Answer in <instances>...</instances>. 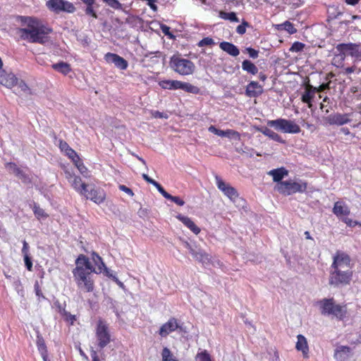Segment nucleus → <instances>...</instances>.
I'll use <instances>...</instances> for the list:
<instances>
[{"instance_id": "6e6d98bb", "label": "nucleus", "mask_w": 361, "mask_h": 361, "mask_svg": "<svg viewBox=\"0 0 361 361\" xmlns=\"http://www.w3.org/2000/svg\"><path fill=\"white\" fill-rule=\"evenodd\" d=\"M119 189L121 191H123L124 192H126V194L130 195V197H133L134 195V193H133V190L130 188H128L127 186H126L124 185H119Z\"/></svg>"}, {"instance_id": "603ef678", "label": "nucleus", "mask_w": 361, "mask_h": 361, "mask_svg": "<svg viewBox=\"0 0 361 361\" xmlns=\"http://www.w3.org/2000/svg\"><path fill=\"white\" fill-rule=\"evenodd\" d=\"M343 221L348 226H350V227H354L356 225H359L361 226V223H359L358 221H353L352 219H349V218H344L343 219Z\"/></svg>"}, {"instance_id": "774afa93", "label": "nucleus", "mask_w": 361, "mask_h": 361, "mask_svg": "<svg viewBox=\"0 0 361 361\" xmlns=\"http://www.w3.org/2000/svg\"><path fill=\"white\" fill-rule=\"evenodd\" d=\"M91 357L92 359V361H99V356H98L97 352L94 350H92V351H91Z\"/></svg>"}, {"instance_id": "8fccbe9b", "label": "nucleus", "mask_w": 361, "mask_h": 361, "mask_svg": "<svg viewBox=\"0 0 361 361\" xmlns=\"http://www.w3.org/2000/svg\"><path fill=\"white\" fill-rule=\"evenodd\" d=\"M85 12L87 15L92 16L94 18H97V15L94 10L93 5L87 6Z\"/></svg>"}, {"instance_id": "b1692460", "label": "nucleus", "mask_w": 361, "mask_h": 361, "mask_svg": "<svg viewBox=\"0 0 361 361\" xmlns=\"http://www.w3.org/2000/svg\"><path fill=\"white\" fill-rule=\"evenodd\" d=\"M177 219L180 220L186 227H188L195 234H198L200 232V228L195 225L192 220L182 214H178Z\"/></svg>"}, {"instance_id": "39448f33", "label": "nucleus", "mask_w": 361, "mask_h": 361, "mask_svg": "<svg viewBox=\"0 0 361 361\" xmlns=\"http://www.w3.org/2000/svg\"><path fill=\"white\" fill-rule=\"evenodd\" d=\"M352 277L353 271L350 269L344 270L330 267L329 283L331 286L338 287L348 285L352 280Z\"/></svg>"}, {"instance_id": "a878e982", "label": "nucleus", "mask_w": 361, "mask_h": 361, "mask_svg": "<svg viewBox=\"0 0 361 361\" xmlns=\"http://www.w3.org/2000/svg\"><path fill=\"white\" fill-rule=\"evenodd\" d=\"M219 47L232 56H237L240 54L238 48L231 42H222L219 44Z\"/></svg>"}, {"instance_id": "aec40b11", "label": "nucleus", "mask_w": 361, "mask_h": 361, "mask_svg": "<svg viewBox=\"0 0 361 361\" xmlns=\"http://www.w3.org/2000/svg\"><path fill=\"white\" fill-rule=\"evenodd\" d=\"M263 92V87L257 82L251 81L247 86L245 94L249 97H257Z\"/></svg>"}, {"instance_id": "4d7b16f0", "label": "nucleus", "mask_w": 361, "mask_h": 361, "mask_svg": "<svg viewBox=\"0 0 361 361\" xmlns=\"http://www.w3.org/2000/svg\"><path fill=\"white\" fill-rule=\"evenodd\" d=\"M161 30L162 31V32L165 35H167V36H169L170 38H173V35L170 32V27H168L167 25H161Z\"/></svg>"}, {"instance_id": "6ab92c4d", "label": "nucleus", "mask_w": 361, "mask_h": 361, "mask_svg": "<svg viewBox=\"0 0 361 361\" xmlns=\"http://www.w3.org/2000/svg\"><path fill=\"white\" fill-rule=\"evenodd\" d=\"M179 328H180V326H179L177 319L173 317L161 326L159 334L161 337H166L170 333Z\"/></svg>"}, {"instance_id": "f03ea898", "label": "nucleus", "mask_w": 361, "mask_h": 361, "mask_svg": "<svg viewBox=\"0 0 361 361\" xmlns=\"http://www.w3.org/2000/svg\"><path fill=\"white\" fill-rule=\"evenodd\" d=\"M75 268L73 270L74 280L78 288L85 292H92L94 280L92 273H97L90 259L83 255H80L75 260Z\"/></svg>"}, {"instance_id": "e2e57ef3", "label": "nucleus", "mask_w": 361, "mask_h": 361, "mask_svg": "<svg viewBox=\"0 0 361 361\" xmlns=\"http://www.w3.org/2000/svg\"><path fill=\"white\" fill-rule=\"evenodd\" d=\"M23 246L22 248V253L24 255H28L29 246L25 240L23 242Z\"/></svg>"}, {"instance_id": "680f3d73", "label": "nucleus", "mask_w": 361, "mask_h": 361, "mask_svg": "<svg viewBox=\"0 0 361 361\" xmlns=\"http://www.w3.org/2000/svg\"><path fill=\"white\" fill-rule=\"evenodd\" d=\"M59 146L61 150L64 152H66L70 148L69 145L63 140L59 141Z\"/></svg>"}, {"instance_id": "13d9d810", "label": "nucleus", "mask_w": 361, "mask_h": 361, "mask_svg": "<svg viewBox=\"0 0 361 361\" xmlns=\"http://www.w3.org/2000/svg\"><path fill=\"white\" fill-rule=\"evenodd\" d=\"M152 115L154 118H167L168 116L166 114H164L163 112H160L158 111H154L152 112Z\"/></svg>"}, {"instance_id": "4be33fe9", "label": "nucleus", "mask_w": 361, "mask_h": 361, "mask_svg": "<svg viewBox=\"0 0 361 361\" xmlns=\"http://www.w3.org/2000/svg\"><path fill=\"white\" fill-rule=\"evenodd\" d=\"M295 348L298 351L302 352L303 357L307 358L309 357V347L307 339L304 336L301 334L297 336Z\"/></svg>"}, {"instance_id": "c756f323", "label": "nucleus", "mask_w": 361, "mask_h": 361, "mask_svg": "<svg viewBox=\"0 0 361 361\" xmlns=\"http://www.w3.org/2000/svg\"><path fill=\"white\" fill-rule=\"evenodd\" d=\"M51 67L55 71H56L63 75H67L71 71L70 65L68 63H66L63 61L54 63L51 66Z\"/></svg>"}, {"instance_id": "412c9836", "label": "nucleus", "mask_w": 361, "mask_h": 361, "mask_svg": "<svg viewBox=\"0 0 361 361\" xmlns=\"http://www.w3.org/2000/svg\"><path fill=\"white\" fill-rule=\"evenodd\" d=\"M351 355V349L348 346L340 345L334 353V357L337 361H348Z\"/></svg>"}, {"instance_id": "58836bf2", "label": "nucleus", "mask_w": 361, "mask_h": 361, "mask_svg": "<svg viewBox=\"0 0 361 361\" xmlns=\"http://www.w3.org/2000/svg\"><path fill=\"white\" fill-rule=\"evenodd\" d=\"M33 212L35 215V216L38 219H42L46 218L47 216V214L45 213L44 210L39 207L37 204H35L33 207Z\"/></svg>"}, {"instance_id": "a19ab883", "label": "nucleus", "mask_w": 361, "mask_h": 361, "mask_svg": "<svg viewBox=\"0 0 361 361\" xmlns=\"http://www.w3.org/2000/svg\"><path fill=\"white\" fill-rule=\"evenodd\" d=\"M216 43L212 38L207 37H204L202 40H200L197 43V46L200 47H202L204 46H212V45H214Z\"/></svg>"}, {"instance_id": "f704fd0d", "label": "nucleus", "mask_w": 361, "mask_h": 361, "mask_svg": "<svg viewBox=\"0 0 361 361\" xmlns=\"http://www.w3.org/2000/svg\"><path fill=\"white\" fill-rule=\"evenodd\" d=\"M219 16L222 19L228 20L231 22L238 23L240 21L239 18L237 17L235 13H234V12L228 13V12L221 11L219 13Z\"/></svg>"}, {"instance_id": "5701e85b", "label": "nucleus", "mask_w": 361, "mask_h": 361, "mask_svg": "<svg viewBox=\"0 0 361 361\" xmlns=\"http://www.w3.org/2000/svg\"><path fill=\"white\" fill-rule=\"evenodd\" d=\"M315 93L316 87L310 84H307L305 86V90L302 94L301 100L302 102L307 104L309 108H311L312 106V100L313 99Z\"/></svg>"}, {"instance_id": "dca6fc26", "label": "nucleus", "mask_w": 361, "mask_h": 361, "mask_svg": "<svg viewBox=\"0 0 361 361\" xmlns=\"http://www.w3.org/2000/svg\"><path fill=\"white\" fill-rule=\"evenodd\" d=\"M17 78L16 75L11 72H6L3 69V61L0 58V84L11 88L16 83Z\"/></svg>"}, {"instance_id": "a18cd8bd", "label": "nucleus", "mask_w": 361, "mask_h": 361, "mask_svg": "<svg viewBox=\"0 0 361 361\" xmlns=\"http://www.w3.org/2000/svg\"><path fill=\"white\" fill-rule=\"evenodd\" d=\"M197 358L199 361H211L210 355L206 350L198 353L197 355Z\"/></svg>"}, {"instance_id": "9d476101", "label": "nucleus", "mask_w": 361, "mask_h": 361, "mask_svg": "<svg viewBox=\"0 0 361 361\" xmlns=\"http://www.w3.org/2000/svg\"><path fill=\"white\" fill-rule=\"evenodd\" d=\"M322 313L323 314H333L341 317L343 314V307L334 303V299H323L319 301Z\"/></svg>"}, {"instance_id": "5fc2aeb1", "label": "nucleus", "mask_w": 361, "mask_h": 361, "mask_svg": "<svg viewBox=\"0 0 361 361\" xmlns=\"http://www.w3.org/2000/svg\"><path fill=\"white\" fill-rule=\"evenodd\" d=\"M37 345H38L39 350L41 352V353L42 354V353H43L44 355H46V346L44 343V341L42 338L38 339Z\"/></svg>"}, {"instance_id": "864d4df0", "label": "nucleus", "mask_w": 361, "mask_h": 361, "mask_svg": "<svg viewBox=\"0 0 361 361\" xmlns=\"http://www.w3.org/2000/svg\"><path fill=\"white\" fill-rule=\"evenodd\" d=\"M23 257H24L25 264L27 270L32 271V262L31 261L30 257H29V255H24Z\"/></svg>"}, {"instance_id": "f257e3e1", "label": "nucleus", "mask_w": 361, "mask_h": 361, "mask_svg": "<svg viewBox=\"0 0 361 361\" xmlns=\"http://www.w3.org/2000/svg\"><path fill=\"white\" fill-rule=\"evenodd\" d=\"M20 21L25 27L19 28L18 34L22 39L30 43L45 44L48 42L47 35L51 31L44 27L39 21L32 17L20 16Z\"/></svg>"}, {"instance_id": "09e8293b", "label": "nucleus", "mask_w": 361, "mask_h": 361, "mask_svg": "<svg viewBox=\"0 0 361 361\" xmlns=\"http://www.w3.org/2000/svg\"><path fill=\"white\" fill-rule=\"evenodd\" d=\"M249 25L248 23L243 21L242 24L239 25L236 28V32L240 35H243L246 32V27Z\"/></svg>"}, {"instance_id": "2f4dec72", "label": "nucleus", "mask_w": 361, "mask_h": 361, "mask_svg": "<svg viewBox=\"0 0 361 361\" xmlns=\"http://www.w3.org/2000/svg\"><path fill=\"white\" fill-rule=\"evenodd\" d=\"M179 90H183L186 92L192 94H197L200 92V89L197 87L189 82H184L181 81L180 82Z\"/></svg>"}, {"instance_id": "cd10ccee", "label": "nucleus", "mask_w": 361, "mask_h": 361, "mask_svg": "<svg viewBox=\"0 0 361 361\" xmlns=\"http://www.w3.org/2000/svg\"><path fill=\"white\" fill-rule=\"evenodd\" d=\"M257 130L274 141L281 143L284 142V141L282 140V138L279 134H277L276 133L271 130L267 127L258 128Z\"/></svg>"}, {"instance_id": "49530a36", "label": "nucleus", "mask_w": 361, "mask_h": 361, "mask_svg": "<svg viewBox=\"0 0 361 361\" xmlns=\"http://www.w3.org/2000/svg\"><path fill=\"white\" fill-rule=\"evenodd\" d=\"M152 185H153L166 199L169 196V193H168L158 182L154 180Z\"/></svg>"}, {"instance_id": "37998d69", "label": "nucleus", "mask_w": 361, "mask_h": 361, "mask_svg": "<svg viewBox=\"0 0 361 361\" xmlns=\"http://www.w3.org/2000/svg\"><path fill=\"white\" fill-rule=\"evenodd\" d=\"M16 85L18 86V90H18L19 92H22L24 93H27L29 92V88H28L27 85L23 80L19 81L18 79L17 78V82L13 87H14Z\"/></svg>"}, {"instance_id": "de8ad7c7", "label": "nucleus", "mask_w": 361, "mask_h": 361, "mask_svg": "<svg viewBox=\"0 0 361 361\" xmlns=\"http://www.w3.org/2000/svg\"><path fill=\"white\" fill-rule=\"evenodd\" d=\"M166 199L171 200L172 202H173L174 203H176V204H178L179 206H183L185 204V202L183 200H181L179 197L172 196L170 194H169V196H168Z\"/></svg>"}, {"instance_id": "0eeeda50", "label": "nucleus", "mask_w": 361, "mask_h": 361, "mask_svg": "<svg viewBox=\"0 0 361 361\" xmlns=\"http://www.w3.org/2000/svg\"><path fill=\"white\" fill-rule=\"evenodd\" d=\"M336 49L339 51L340 59L343 61L345 56H350L354 58L355 61H361V49L360 44L349 43V44H339L336 46Z\"/></svg>"}, {"instance_id": "20e7f679", "label": "nucleus", "mask_w": 361, "mask_h": 361, "mask_svg": "<svg viewBox=\"0 0 361 361\" xmlns=\"http://www.w3.org/2000/svg\"><path fill=\"white\" fill-rule=\"evenodd\" d=\"M169 64L173 71L181 75H192L195 71V65L192 61L179 56H171Z\"/></svg>"}, {"instance_id": "69168bd1", "label": "nucleus", "mask_w": 361, "mask_h": 361, "mask_svg": "<svg viewBox=\"0 0 361 361\" xmlns=\"http://www.w3.org/2000/svg\"><path fill=\"white\" fill-rule=\"evenodd\" d=\"M208 130L210 132V133H212L215 135H217L219 136V133H220V131L221 130H219L217 129L215 126H210L208 128Z\"/></svg>"}, {"instance_id": "3c124183", "label": "nucleus", "mask_w": 361, "mask_h": 361, "mask_svg": "<svg viewBox=\"0 0 361 361\" xmlns=\"http://www.w3.org/2000/svg\"><path fill=\"white\" fill-rule=\"evenodd\" d=\"M305 45L301 43V42H295L291 48H290V51H300L301 50H302V49L304 48Z\"/></svg>"}, {"instance_id": "ddd939ff", "label": "nucleus", "mask_w": 361, "mask_h": 361, "mask_svg": "<svg viewBox=\"0 0 361 361\" xmlns=\"http://www.w3.org/2000/svg\"><path fill=\"white\" fill-rule=\"evenodd\" d=\"M215 180L217 188L231 200L235 201V199L238 197L237 190L230 184L224 182L218 176H215Z\"/></svg>"}, {"instance_id": "423d86ee", "label": "nucleus", "mask_w": 361, "mask_h": 361, "mask_svg": "<svg viewBox=\"0 0 361 361\" xmlns=\"http://www.w3.org/2000/svg\"><path fill=\"white\" fill-rule=\"evenodd\" d=\"M267 125L285 133L295 134L300 132V126L294 121L285 118L268 121Z\"/></svg>"}, {"instance_id": "338daca9", "label": "nucleus", "mask_w": 361, "mask_h": 361, "mask_svg": "<svg viewBox=\"0 0 361 361\" xmlns=\"http://www.w3.org/2000/svg\"><path fill=\"white\" fill-rule=\"evenodd\" d=\"M35 293H36L37 296H38L39 298L40 296H42L41 290L39 288V284H38L37 282H36L35 284Z\"/></svg>"}, {"instance_id": "4c0bfd02", "label": "nucleus", "mask_w": 361, "mask_h": 361, "mask_svg": "<svg viewBox=\"0 0 361 361\" xmlns=\"http://www.w3.org/2000/svg\"><path fill=\"white\" fill-rule=\"evenodd\" d=\"M75 166L78 168L80 173L85 178L90 177V172L87 168L83 164L80 160H78L75 163H74Z\"/></svg>"}, {"instance_id": "bf43d9fd", "label": "nucleus", "mask_w": 361, "mask_h": 361, "mask_svg": "<svg viewBox=\"0 0 361 361\" xmlns=\"http://www.w3.org/2000/svg\"><path fill=\"white\" fill-rule=\"evenodd\" d=\"M20 173H19V176H16L18 178L21 179L24 183H30V182L29 177H27L26 176V174L21 169H20Z\"/></svg>"}, {"instance_id": "f8f14e48", "label": "nucleus", "mask_w": 361, "mask_h": 361, "mask_svg": "<svg viewBox=\"0 0 361 361\" xmlns=\"http://www.w3.org/2000/svg\"><path fill=\"white\" fill-rule=\"evenodd\" d=\"M183 245L189 250L190 253L196 260L202 264L207 265L212 262L209 255L202 250L192 246L187 241L183 242Z\"/></svg>"}, {"instance_id": "7ed1b4c3", "label": "nucleus", "mask_w": 361, "mask_h": 361, "mask_svg": "<svg viewBox=\"0 0 361 361\" xmlns=\"http://www.w3.org/2000/svg\"><path fill=\"white\" fill-rule=\"evenodd\" d=\"M274 189L280 194L286 196L299 192L303 193L307 190V183L302 180H288L279 182L275 185Z\"/></svg>"}, {"instance_id": "bb28decb", "label": "nucleus", "mask_w": 361, "mask_h": 361, "mask_svg": "<svg viewBox=\"0 0 361 361\" xmlns=\"http://www.w3.org/2000/svg\"><path fill=\"white\" fill-rule=\"evenodd\" d=\"M333 212L338 217L347 216L350 214L348 207L342 202H337L334 204Z\"/></svg>"}, {"instance_id": "c9c22d12", "label": "nucleus", "mask_w": 361, "mask_h": 361, "mask_svg": "<svg viewBox=\"0 0 361 361\" xmlns=\"http://www.w3.org/2000/svg\"><path fill=\"white\" fill-rule=\"evenodd\" d=\"M92 260L94 261L95 265L97 267V269H96L97 273L102 272L103 268L105 267V264L103 262L102 258L97 254L93 252Z\"/></svg>"}, {"instance_id": "7c9ffc66", "label": "nucleus", "mask_w": 361, "mask_h": 361, "mask_svg": "<svg viewBox=\"0 0 361 361\" xmlns=\"http://www.w3.org/2000/svg\"><path fill=\"white\" fill-rule=\"evenodd\" d=\"M242 68L243 71L252 75H255L258 72L257 67L249 60H245L243 61Z\"/></svg>"}, {"instance_id": "c85d7f7f", "label": "nucleus", "mask_w": 361, "mask_h": 361, "mask_svg": "<svg viewBox=\"0 0 361 361\" xmlns=\"http://www.w3.org/2000/svg\"><path fill=\"white\" fill-rule=\"evenodd\" d=\"M180 80H164L159 82V86L165 90H179Z\"/></svg>"}, {"instance_id": "4468645a", "label": "nucleus", "mask_w": 361, "mask_h": 361, "mask_svg": "<svg viewBox=\"0 0 361 361\" xmlns=\"http://www.w3.org/2000/svg\"><path fill=\"white\" fill-rule=\"evenodd\" d=\"M66 178L75 190L80 195L85 194L87 192V185L82 181L80 177L68 171L66 172Z\"/></svg>"}, {"instance_id": "2eb2a0df", "label": "nucleus", "mask_w": 361, "mask_h": 361, "mask_svg": "<svg viewBox=\"0 0 361 361\" xmlns=\"http://www.w3.org/2000/svg\"><path fill=\"white\" fill-rule=\"evenodd\" d=\"M324 121L329 125L343 126L350 122V114L334 113L324 118Z\"/></svg>"}, {"instance_id": "79ce46f5", "label": "nucleus", "mask_w": 361, "mask_h": 361, "mask_svg": "<svg viewBox=\"0 0 361 361\" xmlns=\"http://www.w3.org/2000/svg\"><path fill=\"white\" fill-rule=\"evenodd\" d=\"M6 169L12 173H14L16 176H19L20 169L13 163H7L6 164Z\"/></svg>"}, {"instance_id": "72a5a7b5", "label": "nucleus", "mask_w": 361, "mask_h": 361, "mask_svg": "<svg viewBox=\"0 0 361 361\" xmlns=\"http://www.w3.org/2000/svg\"><path fill=\"white\" fill-rule=\"evenodd\" d=\"M277 27L279 30H284L291 35L297 32L293 24L288 20L285 21L283 23L278 25Z\"/></svg>"}, {"instance_id": "f3484780", "label": "nucleus", "mask_w": 361, "mask_h": 361, "mask_svg": "<svg viewBox=\"0 0 361 361\" xmlns=\"http://www.w3.org/2000/svg\"><path fill=\"white\" fill-rule=\"evenodd\" d=\"M104 59L108 63H114L115 66L121 70H126L128 68V61L116 54L107 53Z\"/></svg>"}, {"instance_id": "a211bd4d", "label": "nucleus", "mask_w": 361, "mask_h": 361, "mask_svg": "<svg viewBox=\"0 0 361 361\" xmlns=\"http://www.w3.org/2000/svg\"><path fill=\"white\" fill-rule=\"evenodd\" d=\"M81 195L97 204L103 202L105 199L104 191L94 188H91L90 190L87 188V192L85 194Z\"/></svg>"}, {"instance_id": "9b49d317", "label": "nucleus", "mask_w": 361, "mask_h": 361, "mask_svg": "<svg viewBox=\"0 0 361 361\" xmlns=\"http://www.w3.org/2000/svg\"><path fill=\"white\" fill-rule=\"evenodd\" d=\"M350 257L348 254L341 251H337L333 257V262L331 265V268H337L338 269H350Z\"/></svg>"}, {"instance_id": "0e129e2a", "label": "nucleus", "mask_w": 361, "mask_h": 361, "mask_svg": "<svg viewBox=\"0 0 361 361\" xmlns=\"http://www.w3.org/2000/svg\"><path fill=\"white\" fill-rule=\"evenodd\" d=\"M329 88L328 83L322 84L319 87H316V92H321Z\"/></svg>"}, {"instance_id": "393cba45", "label": "nucleus", "mask_w": 361, "mask_h": 361, "mask_svg": "<svg viewBox=\"0 0 361 361\" xmlns=\"http://www.w3.org/2000/svg\"><path fill=\"white\" fill-rule=\"evenodd\" d=\"M288 174V171L283 167L273 169L268 172V175L272 176L273 180L279 183V182H283L281 180L287 176Z\"/></svg>"}, {"instance_id": "ea45409f", "label": "nucleus", "mask_w": 361, "mask_h": 361, "mask_svg": "<svg viewBox=\"0 0 361 361\" xmlns=\"http://www.w3.org/2000/svg\"><path fill=\"white\" fill-rule=\"evenodd\" d=\"M109 6L116 10H121L122 4L118 0H102Z\"/></svg>"}, {"instance_id": "e433bc0d", "label": "nucleus", "mask_w": 361, "mask_h": 361, "mask_svg": "<svg viewBox=\"0 0 361 361\" xmlns=\"http://www.w3.org/2000/svg\"><path fill=\"white\" fill-rule=\"evenodd\" d=\"M161 358L162 361H178L173 357L171 350L166 347L164 348L162 350Z\"/></svg>"}, {"instance_id": "c03bdc74", "label": "nucleus", "mask_w": 361, "mask_h": 361, "mask_svg": "<svg viewBox=\"0 0 361 361\" xmlns=\"http://www.w3.org/2000/svg\"><path fill=\"white\" fill-rule=\"evenodd\" d=\"M65 154L73 161V163H75L80 159L77 153L71 147L65 152Z\"/></svg>"}, {"instance_id": "473e14b6", "label": "nucleus", "mask_w": 361, "mask_h": 361, "mask_svg": "<svg viewBox=\"0 0 361 361\" xmlns=\"http://www.w3.org/2000/svg\"><path fill=\"white\" fill-rule=\"evenodd\" d=\"M219 136L228 137L230 139H233L235 140H240V133L238 132L231 130V129L226 130H221Z\"/></svg>"}, {"instance_id": "052dcab7", "label": "nucleus", "mask_w": 361, "mask_h": 361, "mask_svg": "<svg viewBox=\"0 0 361 361\" xmlns=\"http://www.w3.org/2000/svg\"><path fill=\"white\" fill-rule=\"evenodd\" d=\"M246 50L251 58L256 59L258 56V51L250 47L247 48Z\"/></svg>"}, {"instance_id": "6e6552de", "label": "nucleus", "mask_w": 361, "mask_h": 361, "mask_svg": "<svg viewBox=\"0 0 361 361\" xmlns=\"http://www.w3.org/2000/svg\"><path fill=\"white\" fill-rule=\"evenodd\" d=\"M95 336L98 347L100 349L105 348L111 341V335L109 334L107 324L100 319L98 321L95 330Z\"/></svg>"}, {"instance_id": "1a4fd4ad", "label": "nucleus", "mask_w": 361, "mask_h": 361, "mask_svg": "<svg viewBox=\"0 0 361 361\" xmlns=\"http://www.w3.org/2000/svg\"><path fill=\"white\" fill-rule=\"evenodd\" d=\"M46 6L50 11L56 13L60 12L73 13L75 11L73 4L66 0H49Z\"/></svg>"}]
</instances>
